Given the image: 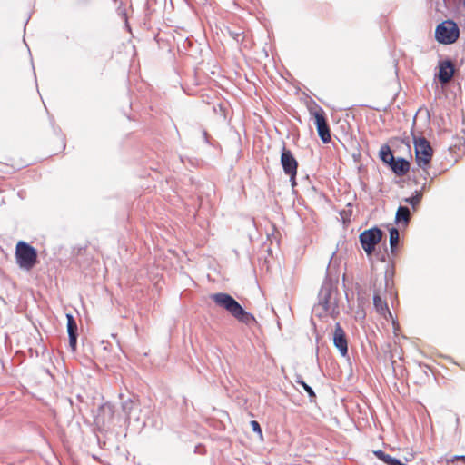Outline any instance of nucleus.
<instances>
[{"label":"nucleus","mask_w":465,"mask_h":465,"mask_svg":"<svg viewBox=\"0 0 465 465\" xmlns=\"http://www.w3.org/2000/svg\"><path fill=\"white\" fill-rule=\"evenodd\" d=\"M66 320H67V332L69 336V346L72 349L73 351L76 350L77 345V324L75 322L74 317L72 314H66Z\"/></svg>","instance_id":"f8f14e48"},{"label":"nucleus","mask_w":465,"mask_h":465,"mask_svg":"<svg viewBox=\"0 0 465 465\" xmlns=\"http://www.w3.org/2000/svg\"><path fill=\"white\" fill-rule=\"evenodd\" d=\"M414 150L417 164L428 173L425 167L430 163L433 153L430 143L424 137H414Z\"/></svg>","instance_id":"39448f33"},{"label":"nucleus","mask_w":465,"mask_h":465,"mask_svg":"<svg viewBox=\"0 0 465 465\" xmlns=\"http://www.w3.org/2000/svg\"><path fill=\"white\" fill-rule=\"evenodd\" d=\"M452 460H460L465 462V455H456L453 457Z\"/></svg>","instance_id":"bb28decb"},{"label":"nucleus","mask_w":465,"mask_h":465,"mask_svg":"<svg viewBox=\"0 0 465 465\" xmlns=\"http://www.w3.org/2000/svg\"><path fill=\"white\" fill-rule=\"evenodd\" d=\"M464 5H465V0H464Z\"/></svg>","instance_id":"c756f323"},{"label":"nucleus","mask_w":465,"mask_h":465,"mask_svg":"<svg viewBox=\"0 0 465 465\" xmlns=\"http://www.w3.org/2000/svg\"><path fill=\"white\" fill-rule=\"evenodd\" d=\"M281 164L282 169L287 175H296L298 162L294 158L292 153L286 149L285 146L282 147L281 153Z\"/></svg>","instance_id":"6e6552de"},{"label":"nucleus","mask_w":465,"mask_h":465,"mask_svg":"<svg viewBox=\"0 0 465 465\" xmlns=\"http://www.w3.org/2000/svg\"><path fill=\"white\" fill-rule=\"evenodd\" d=\"M337 292L330 282H324L318 294V305L315 311L322 309L324 313L333 315L337 312Z\"/></svg>","instance_id":"f03ea898"},{"label":"nucleus","mask_w":465,"mask_h":465,"mask_svg":"<svg viewBox=\"0 0 465 465\" xmlns=\"http://www.w3.org/2000/svg\"><path fill=\"white\" fill-rule=\"evenodd\" d=\"M290 176V182H291V184L292 187H295L296 186V175H289Z\"/></svg>","instance_id":"cd10ccee"},{"label":"nucleus","mask_w":465,"mask_h":465,"mask_svg":"<svg viewBox=\"0 0 465 465\" xmlns=\"http://www.w3.org/2000/svg\"><path fill=\"white\" fill-rule=\"evenodd\" d=\"M422 195L423 194L421 191H416L414 195L405 198L404 202L411 204L413 208H415L420 203Z\"/></svg>","instance_id":"aec40b11"},{"label":"nucleus","mask_w":465,"mask_h":465,"mask_svg":"<svg viewBox=\"0 0 465 465\" xmlns=\"http://www.w3.org/2000/svg\"><path fill=\"white\" fill-rule=\"evenodd\" d=\"M454 73L455 68L452 61L447 59L440 63L438 78L440 84L449 83L452 79Z\"/></svg>","instance_id":"9d476101"},{"label":"nucleus","mask_w":465,"mask_h":465,"mask_svg":"<svg viewBox=\"0 0 465 465\" xmlns=\"http://www.w3.org/2000/svg\"><path fill=\"white\" fill-rule=\"evenodd\" d=\"M395 218L397 223L403 222L407 224L411 218L410 209L407 206H399Z\"/></svg>","instance_id":"a211bd4d"},{"label":"nucleus","mask_w":465,"mask_h":465,"mask_svg":"<svg viewBox=\"0 0 465 465\" xmlns=\"http://www.w3.org/2000/svg\"><path fill=\"white\" fill-rule=\"evenodd\" d=\"M455 421H456L457 424H459L460 419H459L458 416L455 417Z\"/></svg>","instance_id":"c85d7f7f"},{"label":"nucleus","mask_w":465,"mask_h":465,"mask_svg":"<svg viewBox=\"0 0 465 465\" xmlns=\"http://www.w3.org/2000/svg\"><path fill=\"white\" fill-rule=\"evenodd\" d=\"M374 455L386 465H405L401 460L393 458L389 454H386L383 450H378L373 451Z\"/></svg>","instance_id":"4468645a"},{"label":"nucleus","mask_w":465,"mask_h":465,"mask_svg":"<svg viewBox=\"0 0 465 465\" xmlns=\"http://www.w3.org/2000/svg\"><path fill=\"white\" fill-rule=\"evenodd\" d=\"M15 259L21 269L29 271L37 262V252L29 243L19 241L15 247Z\"/></svg>","instance_id":"7ed1b4c3"},{"label":"nucleus","mask_w":465,"mask_h":465,"mask_svg":"<svg viewBox=\"0 0 465 465\" xmlns=\"http://www.w3.org/2000/svg\"><path fill=\"white\" fill-rule=\"evenodd\" d=\"M384 281H385V288L386 289L391 288L392 282L390 280V276H389V272H385Z\"/></svg>","instance_id":"393cba45"},{"label":"nucleus","mask_w":465,"mask_h":465,"mask_svg":"<svg viewBox=\"0 0 465 465\" xmlns=\"http://www.w3.org/2000/svg\"><path fill=\"white\" fill-rule=\"evenodd\" d=\"M390 167L391 171L398 176L405 175L410 170V163L404 158L393 159Z\"/></svg>","instance_id":"ddd939ff"},{"label":"nucleus","mask_w":465,"mask_h":465,"mask_svg":"<svg viewBox=\"0 0 465 465\" xmlns=\"http://www.w3.org/2000/svg\"><path fill=\"white\" fill-rule=\"evenodd\" d=\"M333 344L338 349L341 356L348 354V341L346 334L341 324L337 322L333 331Z\"/></svg>","instance_id":"1a4fd4ad"},{"label":"nucleus","mask_w":465,"mask_h":465,"mask_svg":"<svg viewBox=\"0 0 465 465\" xmlns=\"http://www.w3.org/2000/svg\"><path fill=\"white\" fill-rule=\"evenodd\" d=\"M122 410L126 416V420L131 422L134 412H143L136 397L129 398L122 402Z\"/></svg>","instance_id":"9b49d317"},{"label":"nucleus","mask_w":465,"mask_h":465,"mask_svg":"<svg viewBox=\"0 0 465 465\" xmlns=\"http://www.w3.org/2000/svg\"><path fill=\"white\" fill-rule=\"evenodd\" d=\"M100 411L104 413H108L110 417L114 415V407L110 403H104L100 407Z\"/></svg>","instance_id":"5701e85b"},{"label":"nucleus","mask_w":465,"mask_h":465,"mask_svg":"<svg viewBox=\"0 0 465 465\" xmlns=\"http://www.w3.org/2000/svg\"><path fill=\"white\" fill-rule=\"evenodd\" d=\"M460 29L457 24L451 20H446L437 25L435 30L436 40L444 45H450L457 41Z\"/></svg>","instance_id":"20e7f679"},{"label":"nucleus","mask_w":465,"mask_h":465,"mask_svg":"<svg viewBox=\"0 0 465 465\" xmlns=\"http://www.w3.org/2000/svg\"><path fill=\"white\" fill-rule=\"evenodd\" d=\"M252 429L254 432H257L260 436H262V429L258 421L252 420L251 421Z\"/></svg>","instance_id":"b1692460"},{"label":"nucleus","mask_w":465,"mask_h":465,"mask_svg":"<svg viewBox=\"0 0 465 465\" xmlns=\"http://www.w3.org/2000/svg\"><path fill=\"white\" fill-rule=\"evenodd\" d=\"M400 241V232L397 228L392 227L390 229V248L391 252L394 253Z\"/></svg>","instance_id":"6ab92c4d"},{"label":"nucleus","mask_w":465,"mask_h":465,"mask_svg":"<svg viewBox=\"0 0 465 465\" xmlns=\"http://www.w3.org/2000/svg\"><path fill=\"white\" fill-rule=\"evenodd\" d=\"M373 305L378 312L384 314L389 311L387 302L383 301L378 291H374L373 294Z\"/></svg>","instance_id":"2eb2a0df"},{"label":"nucleus","mask_w":465,"mask_h":465,"mask_svg":"<svg viewBox=\"0 0 465 465\" xmlns=\"http://www.w3.org/2000/svg\"><path fill=\"white\" fill-rule=\"evenodd\" d=\"M294 381H295L297 384H300V385H302V382H304V381L302 380V377L300 374H296V375H295Z\"/></svg>","instance_id":"a878e982"},{"label":"nucleus","mask_w":465,"mask_h":465,"mask_svg":"<svg viewBox=\"0 0 465 465\" xmlns=\"http://www.w3.org/2000/svg\"><path fill=\"white\" fill-rule=\"evenodd\" d=\"M382 235V231L378 227L365 230L360 234V242L367 255H371L373 253L376 245L381 242Z\"/></svg>","instance_id":"423d86ee"},{"label":"nucleus","mask_w":465,"mask_h":465,"mask_svg":"<svg viewBox=\"0 0 465 465\" xmlns=\"http://www.w3.org/2000/svg\"><path fill=\"white\" fill-rule=\"evenodd\" d=\"M211 299L216 305L226 310L239 322L249 326L257 322L254 316L246 312L232 295L225 292H217L212 294Z\"/></svg>","instance_id":"f257e3e1"},{"label":"nucleus","mask_w":465,"mask_h":465,"mask_svg":"<svg viewBox=\"0 0 465 465\" xmlns=\"http://www.w3.org/2000/svg\"><path fill=\"white\" fill-rule=\"evenodd\" d=\"M314 117V124L317 128L319 137L324 143H328L331 141L330 128L324 116V112L322 108L312 113Z\"/></svg>","instance_id":"0eeeda50"},{"label":"nucleus","mask_w":465,"mask_h":465,"mask_svg":"<svg viewBox=\"0 0 465 465\" xmlns=\"http://www.w3.org/2000/svg\"><path fill=\"white\" fill-rule=\"evenodd\" d=\"M227 32L229 35L237 43H240L243 40V32L241 29L232 30L230 28H227Z\"/></svg>","instance_id":"412c9836"},{"label":"nucleus","mask_w":465,"mask_h":465,"mask_svg":"<svg viewBox=\"0 0 465 465\" xmlns=\"http://www.w3.org/2000/svg\"><path fill=\"white\" fill-rule=\"evenodd\" d=\"M380 158L384 163H387L389 166L391 163L395 158L393 156L392 151L391 150L390 146L387 144H384L380 149Z\"/></svg>","instance_id":"f3484780"},{"label":"nucleus","mask_w":465,"mask_h":465,"mask_svg":"<svg viewBox=\"0 0 465 465\" xmlns=\"http://www.w3.org/2000/svg\"><path fill=\"white\" fill-rule=\"evenodd\" d=\"M301 386H302L304 391L307 392L308 396L310 397L311 401H313L316 398V394H315L313 389L311 386H309L305 381L302 382Z\"/></svg>","instance_id":"4be33fe9"},{"label":"nucleus","mask_w":465,"mask_h":465,"mask_svg":"<svg viewBox=\"0 0 465 465\" xmlns=\"http://www.w3.org/2000/svg\"><path fill=\"white\" fill-rule=\"evenodd\" d=\"M143 412L135 411L133 414L131 421H134L135 425L139 429H143L146 425V415L149 413L150 410L143 409Z\"/></svg>","instance_id":"dca6fc26"}]
</instances>
